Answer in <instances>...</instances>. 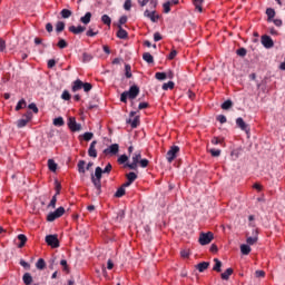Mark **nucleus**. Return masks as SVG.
<instances>
[{
	"instance_id": "1",
	"label": "nucleus",
	"mask_w": 285,
	"mask_h": 285,
	"mask_svg": "<svg viewBox=\"0 0 285 285\" xmlns=\"http://www.w3.org/2000/svg\"><path fill=\"white\" fill-rule=\"evenodd\" d=\"M111 170H112L111 164H107L104 170L100 166H97L95 174H91V183L94 184L98 193L101 191V187H102V184H101L102 173H111Z\"/></svg>"
},
{
	"instance_id": "2",
	"label": "nucleus",
	"mask_w": 285,
	"mask_h": 285,
	"mask_svg": "<svg viewBox=\"0 0 285 285\" xmlns=\"http://www.w3.org/2000/svg\"><path fill=\"white\" fill-rule=\"evenodd\" d=\"M131 159V164H127L128 168L131 170H136L138 168V164L141 168H147L149 166V159H142L140 151L134 153Z\"/></svg>"
},
{
	"instance_id": "3",
	"label": "nucleus",
	"mask_w": 285,
	"mask_h": 285,
	"mask_svg": "<svg viewBox=\"0 0 285 285\" xmlns=\"http://www.w3.org/2000/svg\"><path fill=\"white\" fill-rule=\"evenodd\" d=\"M139 94L140 88H138V86H130L129 90L121 92L120 101H122V104H127L128 99H136Z\"/></svg>"
},
{
	"instance_id": "4",
	"label": "nucleus",
	"mask_w": 285,
	"mask_h": 285,
	"mask_svg": "<svg viewBox=\"0 0 285 285\" xmlns=\"http://www.w3.org/2000/svg\"><path fill=\"white\" fill-rule=\"evenodd\" d=\"M65 213H66V208H63V206H59V208L48 214L47 219L48 222H55V219L62 217Z\"/></svg>"
},
{
	"instance_id": "5",
	"label": "nucleus",
	"mask_w": 285,
	"mask_h": 285,
	"mask_svg": "<svg viewBox=\"0 0 285 285\" xmlns=\"http://www.w3.org/2000/svg\"><path fill=\"white\" fill-rule=\"evenodd\" d=\"M31 119H33L32 112H30V111L26 112L23 115L22 119H19L17 121L18 128H24V126H27V124H29V121H31Z\"/></svg>"
},
{
	"instance_id": "6",
	"label": "nucleus",
	"mask_w": 285,
	"mask_h": 285,
	"mask_svg": "<svg viewBox=\"0 0 285 285\" xmlns=\"http://www.w3.org/2000/svg\"><path fill=\"white\" fill-rule=\"evenodd\" d=\"M214 239V234L213 233H200L199 235V244L205 246L206 244H210Z\"/></svg>"
},
{
	"instance_id": "7",
	"label": "nucleus",
	"mask_w": 285,
	"mask_h": 285,
	"mask_svg": "<svg viewBox=\"0 0 285 285\" xmlns=\"http://www.w3.org/2000/svg\"><path fill=\"white\" fill-rule=\"evenodd\" d=\"M179 150V146H171V148L167 153V161H169V164H171V161L177 158Z\"/></svg>"
},
{
	"instance_id": "8",
	"label": "nucleus",
	"mask_w": 285,
	"mask_h": 285,
	"mask_svg": "<svg viewBox=\"0 0 285 285\" xmlns=\"http://www.w3.org/2000/svg\"><path fill=\"white\" fill-rule=\"evenodd\" d=\"M136 115V111H131L129 115L130 119L127 120V124H130L131 128H138L140 124V117Z\"/></svg>"
},
{
	"instance_id": "9",
	"label": "nucleus",
	"mask_w": 285,
	"mask_h": 285,
	"mask_svg": "<svg viewBox=\"0 0 285 285\" xmlns=\"http://www.w3.org/2000/svg\"><path fill=\"white\" fill-rule=\"evenodd\" d=\"M46 243L51 246L52 248H58L60 246V242L57 235H47Z\"/></svg>"
},
{
	"instance_id": "10",
	"label": "nucleus",
	"mask_w": 285,
	"mask_h": 285,
	"mask_svg": "<svg viewBox=\"0 0 285 285\" xmlns=\"http://www.w3.org/2000/svg\"><path fill=\"white\" fill-rule=\"evenodd\" d=\"M68 127L73 132L81 130V124L77 122L76 117H69Z\"/></svg>"
},
{
	"instance_id": "11",
	"label": "nucleus",
	"mask_w": 285,
	"mask_h": 285,
	"mask_svg": "<svg viewBox=\"0 0 285 285\" xmlns=\"http://www.w3.org/2000/svg\"><path fill=\"white\" fill-rule=\"evenodd\" d=\"M236 126L238 128H240V130H244L246 132V135H249L250 128H249L248 124H246V121H244L243 117H238L236 119Z\"/></svg>"
},
{
	"instance_id": "12",
	"label": "nucleus",
	"mask_w": 285,
	"mask_h": 285,
	"mask_svg": "<svg viewBox=\"0 0 285 285\" xmlns=\"http://www.w3.org/2000/svg\"><path fill=\"white\" fill-rule=\"evenodd\" d=\"M105 155H118L119 144H111L108 148L104 150Z\"/></svg>"
},
{
	"instance_id": "13",
	"label": "nucleus",
	"mask_w": 285,
	"mask_h": 285,
	"mask_svg": "<svg viewBox=\"0 0 285 285\" xmlns=\"http://www.w3.org/2000/svg\"><path fill=\"white\" fill-rule=\"evenodd\" d=\"M262 43L264 48H274V41L272 37H268L267 35L262 37Z\"/></svg>"
},
{
	"instance_id": "14",
	"label": "nucleus",
	"mask_w": 285,
	"mask_h": 285,
	"mask_svg": "<svg viewBox=\"0 0 285 285\" xmlns=\"http://www.w3.org/2000/svg\"><path fill=\"white\" fill-rule=\"evenodd\" d=\"M86 31V28L83 26H70L69 32H72L73 35H81Z\"/></svg>"
},
{
	"instance_id": "15",
	"label": "nucleus",
	"mask_w": 285,
	"mask_h": 285,
	"mask_svg": "<svg viewBox=\"0 0 285 285\" xmlns=\"http://www.w3.org/2000/svg\"><path fill=\"white\" fill-rule=\"evenodd\" d=\"M144 17H147L148 19H150L153 23H157L159 19V14H156V12H149V10H145Z\"/></svg>"
},
{
	"instance_id": "16",
	"label": "nucleus",
	"mask_w": 285,
	"mask_h": 285,
	"mask_svg": "<svg viewBox=\"0 0 285 285\" xmlns=\"http://www.w3.org/2000/svg\"><path fill=\"white\" fill-rule=\"evenodd\" d=\"M96 146H97V141L96 140L91 141L88 150L89 157H94V158L98 157Z\"/></svg>"
},
{
	"instance_id": "17",
	"label": "nucleus",
	"mask_w": 285,
	"mask_h": 285,
	"mask_svg": "<svg viewBox=\"0 0 285 285\" xmlns=\"http://www.w3.org/2000/svg\"><path fill=\"white\" fill-rule=\"evenodd\" d=\"M138 175H136V173H128L127 174V181H125V186L126 188L128 186H131V184H134V181H136Z\"/></svg>"
},
{
	"instance_id": "18",
	"label": "nucleus",
	"mask_w": 285,
	"mask_h": 285,
	"mask_svg": "<svg viewBox=\"0 0 285 285\" xmlns=\"http://www.w3.org/2000/svg\"><path fill=\"white\" fill-rule=\"evenodd\" d=\"M117 37H118V39H128L127 30H124V28L119 24H118Z\"/></svg>"
},
{
	"instance_id": "19",
	"label": "nucleus",
	"mask_w": 285,
	"mask_h": 285,
	"mask_svg": "<svg viewBox=\"0 0 285 285\" xmlns=\"http://www.w3.org/2000/svg\"><path fill=\"white\" fill-rule=\"evenodd\" d=\"M82 88H83V81H81L80 79H76V81H73L72 91L77 92L78 90H81Z\"/></svg>"
},
{
	"instance_id": "20",
	"label": "nucleus",
	"mask_w": 285,
	"mask_h": 285,
	"mask_svg": "<svg viewBox=\"0 0 285 285\" xmlns=\"http://www.w3.org/2000/svg\"><path fill=\"white\" fill-rule=\"evenodd\" d=\"M92 19L91 12H86L85 17L80 18V22L83 23L85 26H88Z\"/></svg>"
},
{
	"instance_id": "21",
	"label": "nucleus",
	"mask_w": 285,
	"mask_h": 285,
	"mask_svg": "<svg viewBox=\"0 0 285 285\" xmlns=\"http://www.w3.org/2000/svg\"><path fill=\"white\" fill-rule=\"evenodd\" d=\"M214 262L215 264L213 266V271H216L217 273H222V266H223L222 259H218V257H215Z\"/></svg>"
},
{
	"instance_id": "22",
	"label": "nucleus",
	"mask_w": 285,
	"mask_h": 285,
	"mask_svg": "<svg viewBox=\"0 0 285 285\" xmlns=\"http://www.w3.org/2000/svg\"><path fill=\"white\" fill-rule=\"evenodd\" d=\"M126 184H122L115 193V197H124L126 195Z\"/></svg>"
},
{
	"instance_id": "23",
	"label": "nucleus",
	"mask_w": 285,
	"mask_h": 285,
	"mask_svg": "<svg viewBox=\"0 0 285 285\" xmlns=\"http://www.w3.org/2000/svg\"><path fill=\"white\" fill-rule=\"evenodd\" d=\"M208 266H210L209 262H199V264H197L196 268L200 272L204 273V271H206L208 268Z\"/></svg>"
},
{
	"instance_id": "24",
	"label": "nucleus",
	"mask_w": 285,
	"mask_h": 285,
	"mask_svg": "<svg viewBox=\"0 0 285 285\" xmlns=\"http://www.w3.org/2000/svg\"><path fill=\"white\" fill-rule=\"evenodd\" d=\"M234 268L229 267L220 274L222 279H229L230 275H233Z\"/></svg>"
},
{
	"instance_id": "25",
	"label": "nucleus",
	"mask_w": 285,
	"mask_h": 285,
	"mask_svg": "<svg viewBox=\"0 0 285 285\" xmlns=\"http://www.w3.org/2000/svg\"><path fill=\"white\" fill-rule=\"evenodd\" d=\"M101 21L105 26H107L108 28H111L112 20H111V17H109V14H102Z\"/></svg>"
},
{
	"instance_id": "26",
	"label": "nucleus",
	"mask_w": 285,
	"mask_h": 285,
	"mask_svg": "<svg viewBox=\"0 0 285 285\" xmlns=\"http://www.w3.org/2000/svg\"><path fill=\"white\" fill-rule=\"evenodd\" d=\"M240 250H242L243 255H249L252 248H250L248 242H247V244L240 245Z\"/></svg>"
},
{
	"instance_id": "27",
	"label": "nucleus",
	"mask_w": 285,
	"mask_h": 285,
	"mask_svg": "<svg viewBox=\"0 0 285 285\" xmlns=\"http://www.w3.org/2000/svg\"><path fill=\"white\" fill-rule=\"evenodd\" d=\"M204 0H193V4L198 12H203Z\"/></svg>"
},
{
	"instance_id": "28",
	"label": "nucleus",
	"mask_w": 285,
	"mask_h": 285,
	"mask_svg": "<svg viewBox=\"0 0 285 285\" xmlns=\"http://www.w3.org/2000/svg\"><path fill=\"white\" fill-rule=\"evenodd\" d=\"M22 279H23L24 284L30 285V284H32L33 277H32L31 273H24Z\"/></svg>"
},
{
	"instance_id": "29",
	"label": "nucleus",
	"mask_w": 285,
	"mask_h": 285,
	"mask_svg": "<svg viewBox=\"0 0 285 285\" xmlns=\"http://www.w3.org/2000/svg\"><path fill=\"white\" fill-rule=\"evenodd\" d=\"M48 167H49V170H51L52 173H56L58 168V164L55 161V159H49Z\"/></svg>"
},
{
	"instance_id": "30",
	"label": "nucleus",
	"mask_w": 285,
	"mask_h": 285,
	"mask_svg": "<svg viewBox=\"0 0 285 285\" xmlns=\"http://www.w3.org/2000/svg\"><path fill=\"white\" fill-rule=\"evenodd\" d=\"M18 239L20 240L19 248H22L27 243L28 237L27 235L20 233V235H18Z\"/></svg>"
},
{
	"instance_id": "31",
	"label": "nucleus",
	"mask_w": 285,
	"mask_h": 285,
	"mask_svg": "<svg viewBox=\"0 0 285 285\" xmlns=\"http://www.w3.org/2000/svg\"><path fill=\"white\" fill-rule=\"evenodd\" d=\"M142 59L144 61H146L147 63H154V57L153 55H150V52H145L142 55Z\"/></svg>"
},
{
	"instance_id": "32",
	"label": "nucleus",
	"mask_w": 285,
	"mask_h": 285,
	"mask_svg": "<svg viewBox=\"0 0 285 285\" xmlns=\"http://www.w3.org/2000/svg\"><path fill=\"white\" fill-rule=\"evenodd\" d=\"M78 173H86V161L83 159H80V161H78Z\"/></svg>"
},
{
	"instance_id": "33",
	"label": "nucleus",
	"mask_w": 285,
	"mask_h": 285,
	"mask_svg": "<svg viewBox=\"0 0 285 285\" xmlns=\"http://www.w3.org/2000/svg\"><path fill=\"white\" fill-rule=\"evenodd\" d=\"M60 16L62 19H70V17H72V12L71 10L63 9L61 10Z\"/></svg>"
},
{
	"instance_id": "34",
	"label": "nucleus",
	"mask_w": 285,
	"mask_h": 285,
	"mask_svg": "<svg viewBox=\"0 0 285 285\" xmlns=\"http://www.w3.org/2000/svg\"><path fill=\"white\" fill-rule=\"evenodd\" d=\"M92 59H94L92 55H89L88 52L82 53V62L83 63H89L90 61H92Z\"/></svg>"
},
{
	"instance_id": "35",
	"label": "nucleus",
	"mask_w": 285,
	"mask_h": 285,
	"mask_svg": "<svg viewBox=\"0 0 285 285\" xmlns=\"http://www.w3.org/2000/svg\"><path fill=\"white\" fill-rule=\"evenodd\" d=\"M266 14H267L268 20L272 21L275 18L276 12H275V10H273V8H267Z\"/></svg>"
},
{
	"instance_id": "36",
	"label": "nucleus",
	"mask_w": 285,
	"mask_h": 285,
	"mask_svg": "<svg viewBox=\"0 0 285 285\" xmlns=\"http://www.w3.org/2000/svg\"><path fill=\"white\" fill-rule=\"evenodd\" d=\"M36 267L39 268L40 271H42L43 268H46V262L42 257H40L36 264Z\"/></svg>"
},
{
	"instance_id": "37",
	"label": "nucleus",
	"mask_w": 285,
	"mask_h": 285,
	"mask_svg": "<svg viewBox=\"0 0 285 285\" xmlns=\"http://www.w3.org/2000/svg\"><path fill=\"white\" fill-rule=\"evenodd\" d=\"M174 88H175L174 81H168L167 83L163 85V90H174Z\"/></svg>"
},
{
	"instance_id": "38",
	"label": "nucleus",
	"mask_w": 285,
	"mask_h": 285,
	"mask_svg": "<svg viewBox=\"0 0 285 285\" xmlns=\"http://www.w3.org/2000/svg\"><path fill=\"white\" fill-rule=\"evenodd\" d=\"M27 106V101L26 99H20V101H18L17 106H16V110L19 111L21 110L22 108H26Z\"/></svg>"
},
{
	"instance_id": "39",
	"label": "nucleus",
	"mask_w": 285,
	"mask_h": 285,
	"mask_svg": "<svg viewBox=\"0 0 285 285\" xmlns=\"http://www.w3.org/2000/svg\"><path fill=\"white\" fill-rule=\"evenodd\" d=\"M65 28H66V23H63V21H58V23L56 26V31L63 32Z\"/></svg>"
},
{
	"instance_id": "40",
	"label": "nucleus",
	"mask_w": 285,
	"mask_h": 285,
	"mask_svg": "<svg viewBox=\"0 0 285 285\" xmlns=\"http://www.w3.org/2000/svg\"><path fill=\"white\" fill-rule=\"evenodd\" d=\"M163 8H164V12H165L166 14H168L169 12H171V1H167L166 3H164Z\"/></svg>"
},
{
	"instance_id": "41",
	"label": "nucleus",
	"mask_w": 285,
	"mask_h": 285,
	"mask_svg": "<svg viewBox=\"0 0 285 285\" xmlns=\"http://www.w3.org/2000/svg\"><path fill=\"white\" fill-rule=\"evenodd\" d=\"M53 125L55 126H65L63 117H57L56 119H53Z\"/></svg>"
},
{
	"instance_id": "42",
	"label": "nucleus",
	"mask_w": 285,
	"mask_h": 285,
	"mask_svg": "<svg viewBox=\"0 0 285 285\" xmlns=\"http://www.w3.org/2000/svg\"><path fill=\"white\" fill-rule=\"evenodd\" d=\"M155 77L159 81H164L165 79H167V73L166 72H156Z\"/></svg>"
},
{
	"instance_id": "43",
	"label": "nucleus",
	"mask_w": 285,
	"mask_h": 285,
	"mask_svg": "<svg viewBox=\"0 0 285 285\" xmlns=\"http://www.w3.org/2000/svg\"><path fill=\"white\" fill-rule=\"evenodd\" d=\"M232 106H233V101H230L229 99L227 101H224V104H222L223 110H229Z\"/></svg>"
},
{
	"instance_id": "44",
	"label": "nucleus",
	"mask_w": 285,
	"mask_h": 285,
	"mask_svg": "<svg viewBox=\"0 0 285 285\" xmlns=\"http://www.w3.org/2000/svg\"><path fill=\"white\" fill-rule=\"evenodd\" d=\"M246 242L248 246H252L253 244H256V242H258V237L257 235H255L254 237H247Z\"/></svg>"
},
{
	"instance_id": "45",
	"label": "nucleus",
	"mask_w": 285,
	"mask_h": 285,
	"mask_svg": "<svg viewBox=\"0 0 285 285\" xmlns=\"http://www.w3.org/2000/svg\"><path fill=\"white\" fill-rule=\"evenodd\" d=\"M209 153L213 157H219V155H222V150L217 148H210Z\"/></svg>"
},
{
	"instance_id": "46",
	"label": "nucleus",
	"mask_w": 285,
	"mask_h": 285,
	"mask_svg": "<svg viewBox=\"0 0 285 285\" xmlns=\"http://www.w3.org/2000/svg\"><path fill=\"white\" fill-rule=\"evenodd\" d=\"M60 190H57L56 195H53L51 202L49 203V206H51L52 208H56V204H57V195H59Z\"/></svg>"
},
{
	"instance_id": "47",
	"label": "nucleus",
	"mask_w": 285,
	"mask_h": 285,
	"mask_svg": "<svg viewBox=\"0 0 285 285\" xmlns=\"http://www.w3.org/2000/svg\"><path fill=\"white\" fill-rule=\"evenodd\" d=\"M58 48H60L61 50L65 49V48H68V43L65 39H60L58 41Z\"/></svg>"
},
{
	"instance_id": "48",
	"label": "nucleus",
	"mask_w": 285,
	"mask_h": 285,
	"mask_svg": "<svg viewBox=\"0 0 285 285\" xmlns=\"http://www.w3.org/2000/svg\"><path fill=\"white\" fill-rule=\"evenodd\" d=\"M132 8V1L131 0H127L124 3V10L130 11Z\"/></svg>"
},
{
	"instance_id": "49",
	"label": "nucleus",
	"mask_w": 285,
	"mask_h": 285,
	"mask_svg": "<svg viewBox=\"0 0 285 285\" xmlns=\"http://www.w3.org/2000/svg\"><path fill=\"white\" fill-rule=\"evenodd\" d=\"M62 99H65V101H70L71 99V95L68 90H65L61 95Z\"/></svg>"
},
{
	"instance_id": "50",
	"label": "nucleus",
	"mask_w": 285,
	"mask_h": 285,
	"mask_svg": "<svg viewBox=\"0 0 285 285\" xmlns=\"http://www.w3.org/2000/svg\"><path fill=\"white\" fill-rule=\"evenodd\" d=\"M125 70H126V77H127V79H131V77H132V72H131V68H130V66H125Z\"/></svg>"
},
{
	"instance_id": "51",
	"label": "nucleus",
	"mask_w": 285,
	"mask_h": 285,
	"mask_svg": "<svg viewBox=\"0 0 285 285\" xmlns=\"http://www.w3.org/2000/svg\"><path fill=\"white\" fill-rule=\"evenodd\" d=\"M60 264H61V266L63 267V271H66L67 273H69L70 268H69V266H68L67 259H61Z\"/></svg>"
},
{
	"instance_id": "52",
	"label": "nucleus",
	"mask_w": 285,
	"mask_h": 285,
	"mask_svg": "<svg viewBox=\"0 0 285 285\" xmlns=\"http://www.w3.org/2000/svg\"><path fill=\"white\" fill-rule=\"evenodd\" d=\"M92 137H94V132H85V135H82V138L85 139V141H90Z\"/></svg>"
},
{
	"instance_id": "53",
	"label": "nucleus",
	"mask_w": 285,
	"mask_h": 285,
	"mask_svg": "<svg viewBox=\"0 0 285 285\" xmlns=\"http://www.w3.org/2000/svg\"><path fill=\"white\" fill-rule=\"evenodd\" d=\"M82 89L85 92H90L92 90V83H82Z\"/></svg>"
},
{
	"instance_id": "54",
	"label": "nucleus",
	"mask_w": 285,
	"mask_h": 285,
	"mask_svg": "<svg viewBox=\"0 0 285 285\" xmlns=\"http://www.w3.org/2000/svg\"><path fill=\"white\" fill-rule=\"evenodd\" d=\"M126 161H128L127 155H120V157H118L119 164H126Z\"/></svg>"
},
{
	"instance_id": "55",
	"label": "nucleus",
	"mask_w": 285,
	"mask_h": 285,
	"mask_svg": "<svg viewBox=\"0 0 285 285\" xmlns=\"http://www.w3.org/2000/svg\"><path fill=\"white\" fill-rule=\"evenodd\" d=\"M128 21V17H120L118 24L122 28Z\"/></svg>"
},
{
	"instance_id": "56",
	"label": "nucleus",
	"mask_w": 285,
	"mask_h": 285,
	"mask_svg": "<svg viewBox=\"0 0 285 285\" xmlns=\"http://www.w3.org/2000/svg\"><path fill=\"white\" fill-rule=\"evenodd\" d=\"M29 111L31 112V110H33V112L38 114L39 112V108L38 106H36V104H29Z\"/></svg>"
},
{
	"instance_id": "57",
	"label": "nucleus",
	"mask_w": 285,
	"mask_h": 285,
	"mask_svg": "<svg viewBox=\"0 0 285 285\" xmlns=\"http://www.w3.org/2000/svg\"><path fill=\"white\" fill-rule=\"evenodd\" d=\"M212 144H214V146H217L218 144H223V139H219V137H213Z\"/></svg>"
},
{
	"instance_id": "58",
	"label": "nucleus",
	"mask_w": 285,
	"mask_h": 285,
	"mask_svg": "<svg viewBox=\"0 0 285 285\" xmlns=\"http://www.w3.org/2000/svg\"><path fill=\"white\" fill-rule=\"evenodd\" d=\"M237 55L239 57H245L247 55V50H245V48H239V50H237Z\"/></svg>"
},
{
	"instance_id": "59",
	"label": "nucleus",
	"mask_w": 285,
	"mask_h": 285,
	"mask_svg": "<svg viewBox=\"0 0 285 285\" xmlns=\"http://www.w3.org/2000/svg\"><path fill=\"white\" fill-rule=\"evenodd\" d=\"M99 35L98 31H94L92 29L87 30V37H97Z\"/></svg>"
},
{
	"instance_id": "60",
	"label": "nucleus",
	"mask_w": 285,
	"mask_h": 285,
	"mask_svg": "<svg viewBox=\"0 0 285 285\" xmlns=\"http://www.w3.org/2000/svg\"><path fill=\"white\" fill-rule=\"evenodd\" d=\"M217 120H218L220 124H226L227 118L225 117V115H218Z\"/></svg>"
},
{
	"instance_id": "61",
	"label": "nucleus",
	"mask_w": 285,
	"mask_h": 285,
	"mask_svg": "<svg viewBox=\"0 0 285 285\" xmlns=\"http://www.w3.org/2000/svg\"><path fill=\"white\" fill-rule=\"evenodd\" d=\"M146 108H149V104H147L146 101H142V102L139 104V106H138V109H139V110H144V109H146Z\"/></svg>"
},
{
	"instance_id": "62",
	"label": "nucleus",
	"mask_w": 285,
	"mask_h": 285,
	"mask_svg": "<svg viewBox=\"0 0 285 285\" xmlns=\"http://www.w3.org/2000/svg\"><path fill=\"white\" fill-rule=\"evenodd\" d=\"M6 50V41L3 39H0V52H3Z\"/></svg>"
},
{
	"instance_id": "63",
	"label": "nucleus",
	"mask_w": 285,
	"mask_h": 285,
	"mask_svg": "<svg viewBox=\"0 0 285 285\" xmlns=\"http://www.w3.org/2000/svg\"><path fill=\"white\" fill-rule=\"evenodd\" d=\"M56 60L55 59H49V61H48V68H55V66H56Z\"/></svg>"
},
{
	"instance_id": "64",
	"label": "nucleus",
	"mask_w": 285,
	"mask_h": 285,
	"mask_svg": "<svg viewBox=\"0 0 285 285\" xmlns=\"http://www.w3.org/2000/svg\"><path fill=\"white\" fill-rule=\"evenodd\" d=\"M274 23L275 26H277V28H281L283 26L282 19H274Z\"/></svg>"
}]
</instances>
